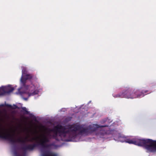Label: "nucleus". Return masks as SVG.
Masks as SVG:
<instances>
[{
  "label": "nucleus",
  "instance_id": "nucleus-7",
  "mask_svg": "<svg viewBox=\"0 0 156 156\" xmlns=\"http://www.w3.org/2000/svg\"><path fill=\"white\" fill-rule=\"evenodd\" d=\"M142 96H144V95H142Z\"/></svg>",
  "mask_w": 156,
  "mask_h": 156
},
{
  "label": "nucleus",
  "instance_id": "nucleus-6",
  "mask_svg": "<svg viewBox=\"0 0 156 156\" xmlns=\"http://www.w3.org/2000/svg\"><path fill=\"white\" fill-rule=\"evenodd\" d=\"M24 99H25V100H27V98H23Z\"/></svg>",
  "mask_w": 156,
  "mask_h": 156
},
{
  "label": "nucleus",
  "instance_id": "nucleus-3",
  "mask_svg": "<svg viewBox=\"0 0 156 156\" xmlns=\"http://www.w3.org/2000/svg\"><path fill=\"white\" fill-rule=\"evenodd\" d=\"M129 93H127L124 96V97L125 98H138L139 97H140L141 96H142L141 95H136V94H134L133 95H129Z\"/></svg>",
  "mask_w": 156,
  "mask_h": 156
},
{
  "label": "nucleus",
  "instance_id": "nucleus-4",
  "mask_svg": "<svg viewBox=\"0 0 156 156\" xmlns=\"http://www.w3.org/2000/svg\"><path fill=\"white\" fill-rule=\"evenodd\" d=\"M35 144L33 145H31L28 147V148L30 150H32L34 148V147H35Z\"/></svg>",
  "mask_w": 156,
  "mask_h": 156
},
{
  "label": "nucleus",
  "instance_id": "nucleus-2",
  "mask_svg": "<svg viewBox=\"0 0 156 156\" xmlns=\"http://www.w3.org/2000/svg\"><path fill=\"white\" fill-rule=\"evenodd\" d=\"M14 89L15 88L11 85L7 86H2L0 88V95L9 93Z\"/></svg>",
  "mask_w": 156,
  "mask_h": 156
},
{
  "label": "nucleus",
  "instance_id": "nucleus-5",
  "mask_svg": "<svg viewBox=\"0 0 156 156\" xmlns=\"http://www.w3.org/2000/svg\"><path fill=\"white\" fill-rule=\"evenodd\" d=\"M93 127L94 128H98V126L97 125H93Z\"/></svg>",
  "mask_w": 156,
  "mask_h": 156
},
{
  "label": "nucleus",
  "instance_id": "nucleus-1",
  "mask_svg": "<svg viewBox=\"0 0 156 156\" xmlns=\"http://www.w3.org/2000/svg\"><path fill=\"white\" fill-rule=\"evenodd\" d=\"M22 75L21 79L22 83L24 84L25 80L32 78V76L27 74L26 69L23 68L22 70ZM38 91L35 90V87L32 85L28 87L23 85L20 88L18 89L17 94L23 96L29 97L38 94Z\"/></svg>",
  "mask_w": 156,
  "mask_h": 156
}]
</instances>
